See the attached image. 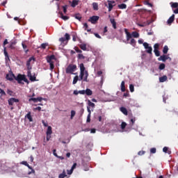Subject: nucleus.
Segmentation results:
<instances>
[{
    "instance_id": "f257e3e1",
    "label": "nucleus",
    "mask_w": 178,
    "mask_h": 178,
    "mask_svg": "<svg viewBox=\"0 0 178 178\" xmlns=\"http://www.w3.org/2000/svg\"><path fill=\"white\" fill-rule=\"evenodd\" d=\"M124 30L126 34L127 41H130V40H131L133 37L134 38H138V37H140V33H138V32L137 31H134L132 32V33H130V32H129L127 29H124Z\"/></svg>"
},
{
    "instance_id": "f03ea898",
    "label": "nucleus",
    "mask_w": 178,
    "mask_h": 178,
    "mask_svg": "<svg viewBox=\"0 0 178 178\" xmlns=\"http://www.w3.org/2000/svg\"><path fill=\"white\" fill-rule=\"evenodd\" d=\"M80 67V74H85L83 78V81L88 82V72L86 70V67H84L83 63H81L79 65Z\"/></svg>"
},
{
    "instance_id": "7ed1b4c3",
    "label": "nucleus",
    "mask_w": 178,
    "mask_h": 178,
    "mask_svg": "<svg viewBox=\"0 0 178 178\" xmlns=\"http://www.w3.org/2000/svg\"><path fill=\"white\" fill-rule=\"evenodd\" d=\"M77 69V66L76 65L70 64L66 68V73L67 74H73V72Z\"/></svg>"
},
{
    "instance_id": "20e7f679",
    "label": "nucleus",
    "mask_w": 178,
    "mask_h": 178,
    "mask_svg": "<svg viewBox=\"0 0 178 178\" xmlns=\"http://www.w3.org/2000/svg\"><path fill=\"white\" fill-rule=\"evenodd\" d=\"M27 76L29 78V80L31 81H35V79H37L35 76V73L33 74V75L31 74V67H30V65L27 66Z\"/></svg>"
},
{
    "instance_id": "39448f33",
    "label": "nucleus",
    "mask_w": 178,
    "mask_h": 178,
    "mask_svg": "<svg viewBox=\"0 0 178 178\" xmlns=\"http://www.w3.org/2000/svg\"><path fill=\"white\" fill-rule=\"evenodd\" d=\"M143 47H145V49L146 50V52L147 54H149L150 55H152V47L149 46V44L147 42L143 43Z\"/></svg>"
},
{
    "instance_id": "423d86ee",
    "label": "nucleus",
    "mask_w": 178,
    "mask_h": 178,
    "mask_svg": "<svg viewBox=\"0 0 178 178\" xmlns=\"http://www.w3.org/2000/svg\"><path fill=\"white\" fill-rule=\"evenodd\" d=\"M170 5L172 8V9H175L174 10L173 13H175V15L178 14V3L177 2H170Z\"/></svg>"
},
{
    "instance_id": "0eeeda50",
    "label": "nucleus",
    "mask_w": 178,
    "mask_h": 178,
    "mask_svg": "<svg viewBox=\"0 0 178 178\" xmlns=\"http://www.w3.org/2000/svg\"><path fill=\"white\" fill-rule=\"evenodd\" d=\"M98 20H99V17L94 15L89 18L88 22H90L92 24H95V23L98 22Z\"/></svg>"
},
{
    "instance_id": "6e6552de",
    "label": "nucleus",
    "mask_w": 178,
    "mask_h": 178,
    "mask_svg": "<svg viewBox=\"0 0 178 178\" xmlns=\"http://www.w3.org/2000/svg\"><path fill=\"white\" fill-rule=\"evenodd\" d=\"M65 38H59L58 41H60L61 44H63L65 41H69V40H70V35L69 33H65Z\"/></svg>"
},
{
    "instance_id": "1a4fd4ad",
    "label": "nucleus",
    "mask_w": 178,
    "mask_h": 178,
    "mask_svg": "<svg viewBox=\"0 0 178 178\" xmlns=\"http://www.w3.org/2000/svg\"><path fill=\"white\" fill-rule=\"evenodd\" d=\"M168 59H170V60H172V58L170 57H169V56L163 55V56H161L158 58V60H159V61L162 60V62H166V60H168Z\"/></svg>"
},
{
    "instance_id": "9d476101",
    "label": "nucleus",
    "mask_w": 178,
    "mask_h": 178,
    "mask_svg": "<svg viewBox=\"0 0 178 178\" xmlns=\"http://www.w3.org/2000/svg\"><path fill=\"white\" fill-rule=\"evenodd\" d=\"M19 102V99H16L15 97H11L8 100V105H10V106H13L14 102Z\"/></svg>"
},
{
    "instance_id": "9b49d317",
    "label": "nucleus",
    "mask_w": 178,
    "mask_h": 178,
    "mask_svg": "<svg viewBox=\"0 0 178 178\" xmlns=\"http://www.w3.org/2000/svg\"><path fill=\"white\" fill-rule=\"evenodd\" d=\"M108 12H111L112 10V9H113V7L115 6V1H111V0H108Z\"/></svg>"
},
{
    "instance_id": "f8f14e48",
    "label": "nucleus",
    "mask_w": 178,
    "mask_h": 178,
    "mask_svg": "<svg viewBox=\"0 0 178 178\" xmlns=\"http://www.w3.org/2000/svg\"><path fill=\"white\" fill-rule=\"evenodd\" d=\"M24 75L19 74L17 76L15 77V80L17 81L19 84H22V81H23V77Z\"/></svg>"
},
{
    "instance_id": "ddd939ff",
    "label": "nucleus",
    "mask_w": 178,
    "mask_h": 178,
    "mask_svg": "<svg viewBox=\"0 0 178 178\" xmlns=\"http://www.w3.org/2000/svg\"><path fill=\"white\" fill-rule=\"evenodd\" d=\"M152 22V19L147 20V22H143V24H138V26H139V27H145V26H149V24H151Z\"/></svg>"
},
{
    "instance_id": "4468645a",
    "label": "nucleus",
    "mask_w": 178,
    "mask_h": 178,
    "mask_svg": "<svg viewBox=\"0 0 178 178\" xmlns=\"http://www.w3.org/2000/svg\"><path fill=\"white\" fill-rule=\"evenodd\" d=\"M15 77H16V76H15V74L13 73L6 74V79L10 81H13V79H15Z\"/></svg>"
},
{
    "instance_id": "2eb2a0df",
    "label": "nucleus",
    "mask_w": 178,
    "mask_h": 178,
    "mask_svg": "<svg viewBox=\"0 0 178 178\" xmlns=\"http://www.w3.org/2000/svg\"><path fill=\"white\" fill-rule=\"evenodd\" d=\"M55 60V55H51V56H47V63H54V60Z\"/></svg>"
},
{
    "instance_id": "dca6fc26",
    "label": "nucleus",
    "mask_w": 178,
    "mask_h": 178,
    "mask_svg": "<svg viewBox=\"0 0 178 178\" xmlns=\"http://www.w3.org/2000/svg\"><path fill=\"white\" fill-rule=\"evenodd\" d=\"M128 44H130V45H131L132 47H136V44H137V41H136V40L134 38H131L129 40V41H127Z\"/></svg>"
},
{
    "instance_id": "f3484780",
    "label": "nucleus",
    "mask_w": 178,
    "mask_h": 178,
    "mask_svg": "<svg viewBox=\"0 0 178 178\" xmlns=\"http://www.w3.org/2000/svg\"><path fill=\"white\" fill-rule=\"evenodd\" d=\"M173 22H175V14H173L172 17H170V18L167 21V23L168 24H172Z\"/></svg>"
},
{
    "instance_id": "a211bd4d",
    "label": "nucleus",
    "mask_w": 178,
    "mask_h": 178,
    "mask_svg": "<svg viewBox=\"0 0 178 178\" xmlns=\"http://www.w3.org/2000/svg\"><path fill=\"white\" fill-rule=\"evenodd\" d=\"M168 81V76L166 75H163L159 78L160 83H165V81Z\"/></svg>"
},
{
    "instance_id": "6ab92c4d",
    "label": "nucleus",
    "mask_w": 178,
    "mask_h": 178,
    "mask_svg": "<svg viewBox=\"0 0 178 178\" xmlns=\"http://www.w3.org/2000/svg\"><path fill=\"white\" fill-rule=\"evenodd\" d=\"M120 111L124 115H125L126 116H127V115L129 114L127 108L121 107V108H120Z\"/></svg>"
},
{
    "instance_id": "aec40b11",
    "label": "nucleus",
    "mask_w": 178,
    "mask_h": 178,
    "mask_svg": "<svg viewBox=\"0 0 178 178\" xmlns=\"http://www.w3.org/2000/svg\"><path fill=\"white\" fill-rule=\"evenodd\" d=\"M110 22L113 26V28L116 30L118 27L116 26V21H115V19H110Z\"/></svg>"
},
{
    "instance_id": "412c9836",
    "label": "nucleus",
    "mask_w": 178,
    "mask_h": 178,
    "mask_svg": "<svg viewBox=\"0 0 178 178\" xmlns=\"http://www.w3.org/2000/svg\"><path fill=\"white\" fill-rule=\"evenodd\" d=\"M59 15H60V17H61V19H63V20H69V17H67L66 15H63V12H60Z\"/></svg>"
},
{
    "instance_id": "4be33fe9",
    "label": "nucleus",
    "mask_w": 178,
    "mask_h": 178,
    "mask_svg": "<svg viewBox=\"0 0 178 178\" xmlns=\"http://www.w3.org/2000/svg\"><path fill=\"white\" fill-rule=\"evenodd\" d=\"M47 136H51L52 134V127L49 126L46 132Z\"/></svg>"
},
{
    "instance_id": "5701e85b",
    "label": "nucleus",
    "mask_w": 178,
    "mask_h": 178,
    "mask_svg": "<svg viewBox=\"0 0 178 178\" xmlns=\"http://www.w3.org/2000/svg\"><path fill=\"white\" fill-rule=\"evenodd\" d=\"M79 48H81L82 51H87V44L85 43H82L79 44Z\"/></svg>"
},
{
    "instance_id": "b1692460",
    "label": "nucleus",
    "mask_w": 178,
    "mask_h": 178,
    "mask_svg": "<svg viewBox=\"0 0 178 178\" xmlns=\"http://www.w3.org/2000/svg\"><path fill=\"white\" fill-rule=\"evenodd\" d=\"M25 118H27V119L29 120V122H33V117H31V112L29 111L26 115Z\"/></svg>"
},
{
    "instance_id": "393cba45",
    "label": "nucleus",
    "mask_w": 178,
    "mask_h": 178,
    "mask_svg": "<svg viewBox=\"0 0 178 178\" xmlns=\"http://www.w3.org/2000/svg\"><path fill=\"white\" fill-rule=\"evenodd\" d=\"M163 151L165 153V154H168V155H170V154H172V152L170 150H169V147H164L163 148Z\"/></svg>"
},
{
    "instance_id": "a878e982",
    "label": "nucleus",
    "mask_w": 178,
    "mask_h": 178,
    "mask_svg": "<svg viewBox=\"0 0 178 178\" xmlns=\"http://www.w3.org/2000/svg\"><path fill=\"white\" fill-rule=\"evenodd\" d=\"M59 178H65L67 177V175H66V170H63V172L58 175Z\"/></svg>"
},
{
    "instance_id": "bb28decb",
    "label": "nucleus",
    "mask_w": 178,
    "mask_h": 178,
    "mask_svg": "<svg viewBox=\"0 0 178 178\" xmlns=\"http://www.w3.org/2000/svg\"><path fill=\"white\" fill-rule=\"evenodd\" d=\"M79 5V0H73L71 4L72 8H76Z\"/></svg>"
},
{
    "instance_id": "cd10ccee",
    "label": "nucleus",
    "mask_w": 178,
    "mask_h": 178,
    "mask_svg": "<svg viewBox=\"0 0 178 178\" xmlns=\"http://www.w3.org/2000/svg\"><path fill=\"white\" fill-rule=\"evenodd\" d=\"M124 84H125L124 81H122L121 83V91L122 92H124V91H126V86Z\"/></svg>"
},
{
    "instance_id": "c85d7f7f",
    "label": "nucleus",
    "mask_w": 178,
    "mask_h": 178,
    "mask_svg": "<svg viewBox=\"0 0 178 178\" xmlns=\"http://www.w3.org/2000/svg\"><path fill=\"white\" fill-rule=\"evenodd\" d=\"M85 94H86V95H88V96L92 95V90L88 88L85 90Z\"/></svg>"
},
{
    "instance_id": "c756f323",
    "label": "nucleus",
    "mask_w": 178,
    "mask_h": 178,
    "mask_svg": "<svg viewBox=\"0 0 178 178\" xmlns=\"http://www.w3.org/2000/svg\"><path fill=\"white\" fill-rule=\"evenodd\" d=\"M118 6L119 9H127V5L125 3L119 4Z\"/></svg>"
},
{
    "instance_id": "7c9ffc66",
    "label": "nucleus",
    "mask_w": 178,
    "mask_h": 178,
    "mask_svg": "<svg viewBox=\"0 0 178 178\" xmlns=\"http://www.w3.org/2000/svg\"><path fill=\"white\" fill-rule=\"evenodd\" d=\"M4 55L6 56V60H10L9 58V54H8V51H6V48H4Z\"/></svg>"
},
{
    "instance_id": "2f4dec72",
    "label": "nucleus",
    "mask_w": 178,
    "mask_h": 178,
    "mask_svg": "<svg viewBox=\"0 0 178 178\" xmlns=\"http://www.w3.org/2000/svg\"><path fill=\"white\" fill-rule=\"evenodd\" d=\"M169 51V47H168V46H164L163 49V54H164L165 55H166V54H168V51Z\"/></svg>"
},
{
    "instance_id": "473e14b6",
    "label": "nucleus",
    "mask_w": 178,
    "mask_h": 178,
    "mask_svg": "<svg viewBox=\"0 0 178 178\" xmlns=\"http://www.w3.org/2000/svg\"><path fill=\"white\" fill-rule=\"evenodd\" d=\"M77 59L79 60L86 59V56H84V55H83V54L81 53L77 55Z\"/></svg>"
},
{
    "instance_id": "72a5a7b5",
    "label": "nucleus",
    "mask_w": 178,
    "mask_h": 178,
    "mask_svg": "<svg viewBox=\"0 0 178 178\" xmlns=\"http://www.w3.org/2000/svg\"><path fill=\"white\" fill-rule=\"evenodd\" d=\"M83 27H84L85 30L86 31H88V33H90V31H91V29H88V24L87 23L83 24Z\"/></svg>"
},
{
    "instance_id": "f704fd0d",
    "label": "nucleus",
    "mask_w": 178,
    "mask_h": 178,
    "mask_svg": "<svg viewBox=\"0 0 178 178\" xmlns=\"http://www.w3.org/2000/svg\"><path fill=\"white\" fill-rule=\"evenodd\" d=\"M78 80H79V76L76 75L74 77L72 84H77V81Z\"/></svg>"
},
{
    "instance_id": "c9c22d12",
    "label": "nucleus",
    "mask_w": 178,
    "mask_h": 178,
    "mask_svg": "<svg viewBox=\"0 0 178 178\" xmlns=\"http://www.w3.org/2000/svg\"><path fill=\"white\" fill-rule=\"evenodd\" d=\"M74 49L77 52V54H83V51L80 49L78 47H75Z\"/></svg>"
},
{
    "instance_id": "e433bc0d",
    "label": "nucleus",
    "mask_w": 178,
    "mask_h": 178,
    "mask_svg": "<svg viewBox=\"0 0 178 178\" xmlns=\"http://www.w3.org/2000/svg\"><path fill=\"white\" fill-rule=\"evenodd\" d=\"M31 60H34V58L33 57H31L29 58L27 63H26V66H30L31 63Z\"/></svg>"
},
{
    "instance_id": "4c0bfd02",
    "label": "nucleus",
    "mask_w": 178,
    "mask_h": 178,
    "mask_svg": "<svg viewBox=\"0 0 178 178\" xmlns=\"http://www.w3.org/2000/svg\"><path fill=\"white\" fill-rule=\"evenodd\" d=\"M92 8L94 10H98V3H92Z\"/></svg>"
},
{
    "instance_id": "58836bf2",
    "label": "nucleus",
    "mask_w": 178,
    "mask_h": 178,
    "mask_svg": "<svg viewBox=\"0 0 178 178\" xmlns=\"http://www.w3.org/2000/svg\"><path fill=\"white\" fill-rule=\"evenodd\" d=\"M79 77H80L79 79V81H81V80L84 81V77H86V74H80Z\"/></svg>"
},
{
    "instance_id": "ea45409f",
    "label": "nucleus",
    "mask_w": 178,
    "mask_h": 178,
    "mask_svg": "<svg viewBox=\"0 0 178 178\" xmlns=\"http://www.w3.org/2000/svg\"><path fill=\"white\" fill-rule=\"evenodd\" d=\"M22 48H24L26 54H27V52H29V49H27V45H26V44H24L23 42L22 43Z\"/></svg>"
},
{
    "instance_id": "a19ab883",
    "label": "nucleus",
    "mask_w": 178,
    "mask_h": 178,
    "mask_svg": "<svg viewBox=\"0 0 178 178\" xmlns=\"http://www.w3.org/2000/svg\"><path fill=\"white\" fill-rule=\"evenodd\" d=\"M88 102L89 106H90L91 108H95V104L91 102L90 100H88Z\"/></svg>"
},
{
    "instance_id": "79ce46f5",
    "label": "nucleus",
    "mask_w": 178,
    "mask_h": 178,
    "mask_svg": "<svg viewBox=\"0 0 178 178\" xmlns=\"http://www.w3.org/2000/svg\"><path fill=\"white\" fill-rule=\"evenodd\" d=\"M126 126H127V124L124 122H122L121 124L122 130H124V129H126Z\"/></svg>"
},
{
    "instance_id": "37998d69",
    "label": "nucleus",
    "mask_w": 178,
    "mask_h": 178,
    "mask_svg": "<svg viewBox=\"0 0 178 178\" xmlns=\"http://www.w3.org/2000/svg\"><path fill=\"white\" fill-rule=\"evenodd\" d=\"M165 63H161V64H160L159 69V70H163V69H165Z\"/></svg>"
},
{
    "instance_id": "c03bdc74",
    "label": "nucleus",
    "mask_w": 178,
    "mask_h": 178,
    "mask_svg": "<svg viewBox=\"0 0 178 178\" xmlns=\"http://www.w3.org/2000/svg\"><path fill=\"white\" fill-rule=\"evenodd\" d=\"M47 47H48V43H42L40 46V48H42V49H45Z\"/></svg>"
},
{
    "instance_id": "a18cd8bd",
    "label": "nucleus",
    "mask_w": 178,
    "mask_h": 178,
    "mask_svg": "<svg viewBox=\"0 0 178 178\" xmlns=\"http://www.w3.org/2000/svg\"><path fill=\"white\" fill-rule=\"evenodd\" d=\"M154 52L156 56H161V53L159 52V50H158V49H154Z\"/></svg>"
},
{
    "instance_id": "49530a36",
    "label": "nucleus",
    "mask_w": 178,
    "mask_h": 178,
    "mask_svg": "<svg viewBox=\"0 0 178 178\" xmlns=\"http://www.w3.org/2000/svg\"><path fill=\"white\" fill-rule=\"evenodd\" d=\"M129 90H130L131 92H134V84L129 85Z\"/></svg>"
},
{
    "instance_id": "de8ad7c7",
    "label": "nucleus",
    "mask_w": 178,
    "mask_h": 178,
    "mask_svg": "<svg viewBox=\"0 0 178 178\" xmlns=\"http://www.w3.org/2000/svg\"><path fill=\"white\" fill-rule=\"evenodd\" d=\"M74 116H76V111L72 110L71 111V119H73V118H74Z\"/></svg>"
},
{
    "instance_id": "09e8293b",
    "label": "nucleus",
    "mask_w": 178,
    "mask_h": 178,
    "mask_svg": "<svg viewBox=\"0 0 178 178\" xmlns=\"http://www.w3.org/2000/svg\"><path fill=\"white\" fill-rule=\"evenodd\" d=\"M75 19H77V20L80 22L81 20V15H80V14L75 15Z\"/></svg>"
},
{
    "instance_id": "8fccbe9b",
    "label": "nucleus",
    "mask_w": 178,
    "mask_h": 178,
    "mask_svg": "<svg viewBox=\"0 0 178 178\" xmlns=\"http://www.w3.org/2000/svg\"><path fill=\"white\" fill-rule=\"evenodd\" d=\"M63 9L64 13L66 14L67 12V5L63 6Z\"/></svg>"
},
{
    "instance_id": "3c124183",
    "label": "nucleus",
    "mask_w": 178,
    "mask_h": 178,
    "mask_svg": "<svg viewBox=\"0 0 178 178\" xmlns=\"http://www.w3.org/2000/svg\"><path fill=\"white\" fill-rule=\"evenodd\" d=\"M29 102H31V101H33V102H37V98L35 97H31L29 99Z\"/></svg>"
},
{
    "instance_id": "603ef678",
    "label": "nucleus",
    "mask_w": 178,
    "mask_h": 178,
    "mask_svg": "<svg viewBox=\"0 0 178 178\" xmlns=\"http://www.w3.org/2000/svg\"><path fill=\"white\" fill-rule=\"evenodd\" d=\"M86 122H87L88 123H90V122H91V115H90V114L88 115Z\"/></svg>"
},
{
    "instance_id": "864d4df0",
    "label": "nucleus",
    "mask_w": 178,
    "mask_h": 178,
    "mask_svg": "<svg viewBox=\"0 0 178 178\" xmlns=\"http://www.w3.org/2000/svg\"><path fill=\"white\" fill-rule=\"evenodd\" d=\"M150 152H151V154H155L156 152V148L153 147V148L150 149Z\"/></svg>"
},
{
    "instance_id": "5fc2aeb1",
    "label": "nucleus",
    "mask_w": 178,
    "mask_h": 178,
    "mask_svg": "<svg viewBox=\"0 0 178 178\" xmlns=\"http://www.w3.org/2000/svg\"><path fill=\"white\" fill-rule=\"evenodd\" d=\"M42 123L44 127H48V122H45L44 120H42Z\"/></svg>"
},
{
    "instance_id": "6e6d98bb",
    "label": "nucleus",
    "mask_w": 178,
    "mask_h": 178,
    "mask_svg": "<svg viewBox=\"0 0 178 178\" xmlns=\"http://www.w3.org/2000/svg\"><path fill=\"white\" fill-rule=\"evenodd\" d=\"M108 33V26H105L104 29V31H103V35H105L106 33Z\"/></svg>"
},
{
    "instance_id": "4d7b16f0",
    "label": "nucleus",
    "mask_w": 178,
    "mask_h": 178,
    "mask_svg": "<svg viewBox=\"0 0 178 178\" xmlns=\"http://www.w3.org/2000/svg\"><path fill=\"white\" fill-rule=\"evenodd\" d=\"M49 65H50V70H54V69H55V65H54V63H51Z\"/></svg>"
},
{
    "instance_id": "13d9d810",
    "label": "nucleus",
    "mask_w": 178,
    "mask_h": 178,
    "mask_svg": "<svg viewBox=\"0 0 178 178\" xmlns=\"http://www.w3.org/2000/svg\"><path fill=\"white\" fill-rule=\"evenodd\" d=\"M0 94H1V95H6V92H5V90L1 88H0Z\"/></svg>"
},
{
    "instance_id": "bf43d9fd",
    "label": "nucleus",
    "mask_w": 178,
    "mask_h": 178,
    "mask_svg": "<svg viewBox=\"0 0 178 178\" xmlns=\"http://www.w3.org/2000/svg\"><path fill=\"white\" fill-rule=\"evenodd\" d=\"M154 49H159V44L156 43V44L154 45Z\"/></svg>"
},
{
    "instance_id": "052dcab7",
    "label": "nucleus",
    "mask_w": 178,
    "mask_h": 178,
    "mask_svg": "<svg viewBox=\"0 0 178 178\" xmlns=\"http://www.w3.org/2000/svg\"><path fill=\"white\" fill-rule=\"evenodd\" d=\"M144 154H145V151H139L138 152V155H140V156L144 155Z\"/></svg>"
},
{
    "instance_id": "680f3d73",
    "label": "nucleus",
    "mask_w": 178,
    "mask_h": 178,
    "mask_svg": "<svg viewBox=\"0 0 178 178\" xmlns=\"http://www.w3.org/2000/svg\"><path fill=\"white\" fill-rule=\"evenodd\" d=\"M79 94L84 95L86 94V90H79Z\"/></svg>"
},
{
    "instance_id": "e2e57ef3",
    "label": "nucleus",
    "mask_w": 178,
    "mask_h": 178,
    "mask_svg": "<svg viewBox=\"0 0 178 178\" xmlns=\"http://www.w3.org/2000/svg\"><path fill=\"white\" fill-rule=\"evenodd\" d=\"M76 166H77V163H74L72 166L71 170H74V169H76Z\"/></svg>"
},
{
    "instance_id": "0e129e2a",
    "label": "nucleus",
    "mask_w": 178,
    "mask_h": 178,
    "mask_svg": "<svg viewBox=\"0 0 178 178\" xmlns=\"http://www.w3.org/2000/svg\"><path fill=\"white\" fill-rule=\"evenodd\" d=\"M22 81H24L25 83H29V80L26 79V75H24Z\"/></svg>"
},
{
    "instance_id": "69168bd1",
    "label": "nucleus",
    "mask_w": 178,
    "mask_h": 178,
    "mask_svg": "<svg viewBox=\"0 0 178 178\" xmlns=\"http://www.w3.org/2000/svg\"><path fill=\"white\" fill-rule=\"evenodd\" d=\"M42 99H43L42 97H38V98H36L37 102H41V101H42Z\"/></svg>"
},
{
    "instance_id": "338daca9",
    "label": "nucleus",
    "mask_w": 178,
    "mask_h": 178,
    "mask_svg": "<svg viewBox=\"0 0 178 178\" xmlns=\"http://www.w3.org/2000/svg\"><path fill=\"white\" fill-rule=\"evenodd\" d=\"M95 36L97 38H99V39H102V38L101 37V35H99V34L98 33H94Z\"/></svg>"
},
{
    "instance_id": "774afa93",
    "label": "nucleus",
    "mask_w": 178,
    "mask_h": 178,
    "mask_svg": "<svg viewBox=\"0 0 178 178\" xmlns=\"http://www.w3.org/2000/svg\"><path fill=\"white\" fill-rule=\"evenodd\" d=\"M67 175H72V173H73V170H72V169L71 170H67Z\"/></svg>"
}]
</instances>
